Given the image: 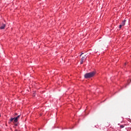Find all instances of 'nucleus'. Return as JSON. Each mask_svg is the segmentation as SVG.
<instances>
[{"mask_svg": "<svg viewBox=\"0 0 131 131\" xmlns=\"http://www.w3.org/2000/svg\"><path fill=\"white\" fill-rule=\"evenodd\" d=\"M96 75V72H92L89 73H86L84 75L85 78H91L94 77Z\"/></svg>", "mask_w": 131, "mask_h": 131, "instance_id": "1", "label": "nucleus"}, {"mask_svg": "<svg viewBox=\"0 0 131 131\" xmlns=\"http://www.w3.org/2000/svg\"><path fill=\"white\" fill-rule=\"evenodd\" d=\"M21 115H18L17 117L15 118H11L10 120V122L13 121V123H16V122H18V119L20 118Z\"/></svg>", "mask_w": 131, "mask_h": 131, "instance_id": "2", "label": "nucleus"}, {"mask_svg": "<svg viewBox=\"0 0 131 131\" xmlns=\"http://www.w3.org/2000/svg\"><path fill=\"white\" fill-rule=\"evenodd\" d=\"M85 60H86V56L85 55L81 58L80 60V64H83V62H84Z\"/></svg>", "mask_w": 131, "mask_h": 131, "instance_id": "3", "label": "nucleus"}, {"mask_svg": "<svg viewBox=\"0 0 131 131\" xmlns=\"http://www.w3.org/2000/svg\"><path fill=\"white\" fill-rule=\"evenodd\" d=\"M5 27H6V24L0 23V29H5Z\"/></svg>", "mask_w": 131, "mask_h": 131, "instance_id": "4", "label": "nucleus"}, {"mask_svg": "<svg viewBox=\"0 0 131 131\" xmlns=\"http://www.w3.org/2000/svg\"><path fill=\"white\" fill-rule=\"evenodd\" d=\"M126 20H124V21H123L121 24V26H124V25H125V22H126Z\"/></svg>", "mask_w": 131, "mask_h": 131, "instance_id": "5", "label": "nucleus"}, {"mask_svg": "<svg viewBox=\"0 0 131 131\" xmlns=\"http://www.w3.org/2000/svg\"><path fill=\"white\" fill-rule=\"evenodd\" d=\"M120 127H121V128H123V127H124V125H120Z\"/></svg>", "mask_w": 131, "mask_h": 131, "instance_id": "6", "label": "nucleus"}, {"mask_svg": "<svg viewBox=\"0 0 131 131\" xmlns=\"http://www.w3.org/2000/svg\"><path fill=\"white\" fill-rule=\"evenodd\" d=\"M121 27H122V26L121 25H120L119 26V28H120H120H121Z\"/></svg>", "mask_w": 131, "mask_h": 131, "instance_id": "7", "label": "nucleus"}, {"mask_svg": "<svg viewBox=\"0 0 131 131\" xmlns=\"http://www.w3.org/2000/svg\"><path fill=\"white\" fill-rule=\"evenodd\" d=\"M17 125H18V124H15V126H17Z\"/></svg>", "mask_w": 131, "mask_h": 131, "instance_id": "8", "label": "nucleus"}, {"mask_svg": "<svg viewBox=\"0 0 131 131\" xmlns=\"http://www.w3.org/2000/svg\"><path fill=\"white\" fill-rule=\"evenodd\" d=\"M83 53H81V54H80V56H81L82 55H83Z\"/></svg>", "mask_w": 131, "mask_h": 131, "instance_id": "9", "label": "nucleus"}]
</instances>
